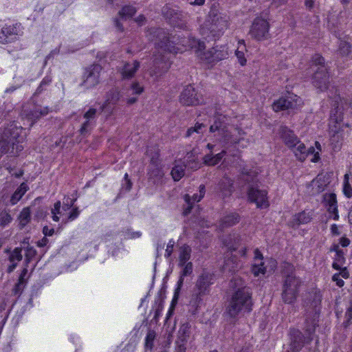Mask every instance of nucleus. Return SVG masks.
Wrapping results in <instances>:
<instances>
[{
	"label": "nucleus",
	"instance_id": "nucleus-1",
	"mask_svg": "<svg viewBox=\"0 0 352 352\" xmlns=\"http://www.w3.org/2000/svg\"><path fill=\"white\" fill-rule=\"evenodd\" d=\"M209 131L213 133L215 141L224 149L215 155L212 154L206 155L204 157V164L207 166L217 164L226 155V150L234 144H239L243 139L244 134L241 129L230 125L227 117L223 115L215 116L213 123L210 126Z\"/></svg>",
	"mask_w": 352,
	"mask_h": 352
},
{
	"label": "nucleus",
	"instance_id": "nucleus-2",
	"mask_svg": "<svg viewBox=\"0 0 352 352\" xmlns=\"http://www.w3.org/2000/svg\"><path fill=\"white\" fill-rule=\"evenodd\" d=\"M283 274L282 299L284 302L292 304L296 300L301 280L296 276L295 267L290 263H285Z\"/></svg>",
	"mask_w": 352,
	"mask_h": 352
},
{
	"label": "nucleus",
	"instance_id": "nucleus-3",
	"mask_svg": "<svg viewBox=\"0 0 352 352\" xmlns=\"http://www.w3.org/2000/svg\"><path fill=\"white\" fill-rule=\"evenodd\" d=\"M251 292L248 287L239 289L233 295L228 308L231 317H236L241 311H250L252 308Z\"/></svg>",
	"mask_w": 352,
	"mask_h": 352
},
{
	"label": "nucleus",
	"instance_id": "nucleus-4",
	"mask_svg": "<svg viewBox=\"0 0 352 352\" xmlns=\"http://www.w3.org/2000/svg\"><path fill=\"white\" fill-rule=\"evenodd\" d=\"M206 26L214 38H219L228 29L229 17L226 14L219 12L215 8H212L209 12Z\"/></svg>",
	"mask_w": 352,
	"mask_h": 352
},
{
	"label": "nucleus",
	"instance_id": "nucleus-5",
	"mask_svg": "<svg viewBox=\"0 0 352 352\" xmlns=\"http://www.w3.org/2000/svg\"><path fill=\"white\" fill-rule=\"evenodd\" d=\"M212 274L204 271L197 278L190 301L192 306L198 307L203 300V296L210 292V286L212 284Z\"/></svg>",
	"mask_w": 352,
	"mask_h": 352
},
{
	"label": "nucleus",
	"instance_id": "nucleus-6",
	"mask_svg": "<svg viewBox=\"0 0 352 352\" xmlns=\"http://www.w3.org/2000/svg\"><path fill=\"white\" fill-rule=\"evenodd\" d=\"M205 43L204 42L197 41V54L200 59L208 64H214L218 61L226 59L228 56V48L226 46H216L206 52H203L205 49Z\"/></svg>",
	"mask_w": 352,
	"mask_h": 352
},
{
	"label": "nucleus",
	"instance_id": "nucleus-7",
	"mask_svg": "<svg viewBox=\"0 0 352 352\" xmlns=\"http://www.w3.org/2000/svg\"><path fill=\"white\" fill-rule=\"evenodd\" d=\"M311 67H317L313 76L314 85L320 91L325 90L329 83V76L324 58L319 54H315L311 59Z\"/></svg>",
	"mask_w": 352,
	"mask_h": 352
},
{
	"label": "nucleus",
	"instance_id": "nucleus-8",
	"mask_svg": "<svg viewBox=\"0 0 352 352\" xmlns=\"http://www.w3.org/2000/svg\"><path fill=\"white\" fill-rule=\"evenodd\" d=\"M270 23L261 17H256L250 28V35L256 41H264L270 38Z\"/></svg>",
	"mask_w": 352,
	"mask_h": 352
},
{
	"label": "nucleus",
	"instance_id": "nucleus-9",
	"mask_svg": "<svg viewBox=\"0 0 352 352\" xmlns=\"http://www.w3.org/2000/svg\"><path fill=\"white\" fill-rule=\"evenodd\" d=\"M302 105V100L300 97L294 94H287L283 96L273 104V109L275 111H279L285 109H294Z\"/></svg>",
	"mask_w": 352,
	"mask_h": 352
},
{
	"label": "nucleus",
	"instance_id": "nucleus-10",
	"mask_svg": "<svg viewBox=\"0 0 352 352\" xmlns=\"http://www.w3.org/2000/svg\"><path fill=\"white\" fill-rule=\"evenodd\" d=\"M179 102L183 105L195 106L201 104L203 99L195 88L191 85H188L182 91L179 96Z\"/></svg>",
	"mask_w": 352,
	"mask_h": 352
},
{
	"label": "nucleus",
	"instance_id": "nucleus-11",
	"mask_svg": "<svg viewBox=\"0 0 352 352\" xmlns=\"http://www.w3.org/2000/svg\"><path fill=\"white\" fill-rule=\"evenodd\" d=\"M267 191L261 190L257 187H250L248 192V199L255 203L258 208H267L269 206V202L267 197Z\"/></svg>",
	"mask_w": 352,
	"mask_h": 352
},
{
	"label": "nucleus",
	"instance_id": "nucleus-12",
	"mask_svg": "<svg viewBox=\"0 0 352 352\" xmlns=\"http://www.w3.org/2000/svg\"><path fill=\"white\" fill-rule=\"evenodd\" d=\"M314 303V308L311 311H307L305 318L304 329L309 336H311L315 332L316 327L318 325L320 311V307H318V302L316 301Z\"/></svg>",
	"mask_w": 352,
	"mask_h": 352
},
{
	"label": "nucleus",
	"instance_id": "nucleus-13",
	"mask_svg": "<svg viewBox=\"0 0 352 352\" xmlns=\"http://www.w3.org/2000/svg\"><path fill=\"white\" fill-rule=\"evenodd\" d=\"M23 132V128L19 126L13 122L10 123L4 129L3 135L7 138L12 142H15L18 144H21L24 138L21 135Z\"/></svg>",
	"mask_w": 352,
	"mask_h": 352
},
{
	"label": "nucleus",
	"instance_id": "nucleus-14",
	"mask_svg": "<svg viewBox=\"0 0 352 352\" xmlns=\"http://www.w3.org/2000/svg\"><path fill=\"white\" fill-rule=\"evenodd\" d=\"M313 340L312 336L305 337L300 331L294 330L291 335L290 350L292 352L299 351L305 345Z\"/></svg>",
	"mask_w": 352,
	"mask_h": 352
},
{
	"label": "nucleus",
	"instance_id": "nucleus-15",
	"mask_svg": "<svg viewBox=\"0 0 352 352\" xmlns=\"http://www.w3.org/2000/svg\"><path fill=\"white\" fill-rule=\"evenodd\" d=\"M23 149V146L22 144L12 142V141L2 135L1 140H0V157L6 153H10L14 156L17 155Z\"/></svg>",
	"mask_w": 352,
	"mask_h": 352
},
{
	"label": "nucleus",
	"instance_id": "nucleus-16",
	"mask_svg": "<svg viewBox=\"0 0 352 352\" xmlns=\"http://www.w3.org/2000/svg\"><path fill=\"white\" fill-rule=\"evenodd\" d=\"M154 68L151 70L150 74L152 76H159L166 72L170 67V64L167 61L164 56L160 54L155 55L153 60Z\"/></svg>",
	"mask_w": 352,
	"mask_h": 352
},
{
	"label": "nucleus",
	"instance_id": "nucleus-17",
	"mask_svg": "<svg viewBox=\"0 0 352 352\" xmlns=\"http://www.w3.org/2000/svg\"><path fill=\"white\" fill-rule=\"evenodd\" d=\"M154 36L156 35L157 40L155 44L157 47L164 51H168L171 53H177L174 47L171 46L168 38L165 35L164 30L157 29L153 31Z\"/></svg>",
	"mask_w": 352,
	"mask_h": 352
},
{
	"label": "nucleus",
	"instance_id": "nucleus-18",
	"mask_svg": "<svg viewBox=\"0 0 352 352\" xmlns=\"http://www.w3.org/2000/svg\"><path fill=\"white\" fill-rule=\"evenodd\" d=\"M19 35V31L15 26L3 27L0 32V43L7 44L15 41Z\"/></svg>",
	"mask_w": 352,
	"mask_h": 352
},
{
	"label": "nucleus",
	"instance_id": "nucleus-19",
	"mask_svg": "<svg viewBox=\"0 0 352 352\" xmlns=\"http://www.w3.org/2000/svg\"><path fill=\"white\" fill-rule=\"evenodd\" d=\"M323 200L329 213L333 214V219L338 220L339 218L336 195L334 193H326L323 196Z\"/></svg>",
	"mask_w": 352,
	"mask_h": 352
},
{
	"label": "nucleus",
	"instance_id": "nucleus-20",
	"mask_svg": "<svg viewBox=\"0 0 352 352\" xmlns=\"http://www.w3.org/2000/svg\"><path fill=\"white\" fill-rule=\"evenodd\" d=\"M279 133L281 139L288 147L295 148L298 143V139L293 131L286 126H281Z\"/></svg>",
	"mask_w": 352,
	"mask_h": 352
},
{
	"label": "nucleus",
	"instance_id": "nucleus-21",
	"mask_svg": "<svg viewBox=\"0 0 352 352\" xmlns=\"http://www.w3.org/2000/svg\"><path fill=\"white\" fill-rule=\"evenodd\" d=\"M22 248H15L12 251L6 250L5 252L9 253L8 260L11 264L8 267V273L12 272L17 266V263L21 261L23 258Z\"/></svg>",
	"mask_w": 352,
	"mask_h": 352
},
{
	"label": "nucleus",
	"instance_id": "nucleus-22",
	"mask_svg": "<svg viewBox=\"0 0 352 352\" xmlns=\"http://www.w3.org/2000/svg\"><path fill=\"white\" fill-rule=\"evenodd\" d=\"M179 266L182 267V271L181 272L180 277L177 282V287L175 290L173 302L177 300L181 287L184 283V278L185 276H190L192 273L193 270L192 263L191 262H188L184 265Z\"/></svg>",
	"mask_w": 352,
	"mask_h": 352
},
{
	"label": "nucleus",
	"instance_id": "nucleus-23",
	"mask_svg": "<svg viewBox=\"0 0 352 352\" xmlns=\"http://www.w3.org/2000/svg\"><path fill=\"white\" fill-rule=\"evenodd\" d=\"M205 186L204 185L199 186V194H195L192 197L188 195H186L184 197L185 201L187 204V207L184 210V214L187 215L191 211L193 204L195 202H199L204 197L205 195Z\"/></svg>",
	"mask_w": 352,
	"mask_h": 352
},
{
	"label": "nucleus",
	"instance_id": "nucleus-24",
	"mask_svg": "<svg viewBox=\"0 0 352 352\" xmlns=\"http://www.w3.org/2000/svg\"><path fill=\"white\" fill-rule=\"evenodd\" d=\"M342 119V113L341 112L339 106H338L331 111L329 128L332 131L336 133L338 131Z\"/></svg>",
	"mask_w": 352,
	"mask_h": 352
},
{
	"label": "nucleus",
	"instance_id": "nucleus-25",
	"mask_svg": "<svg viewBox=\"0 0 352 352\" xmlns=\"http://www.w3.org/2000/svg\"><path fill=\"white\" fill-rule=\"evenodd\" d=\"M140 66V62L134 60L132 63H125L120 69L123 78H132Z\"/></svg>",
	"mask_w": 352,
	"mask_h": 352
},
{
	"label": "nucleus",
	"instance_id": "nucleus-26",
	"mask_svg": "<svg viewBox=\"0 0 352 352\" xmlns=\"http://www.w3.org/2000/svg\"><path fill=\"white\" fill-rule=\"evenodd\" d=\"M144 88L138 82H133L125 93L128 97L126 98L127 103L129 104H133L137 101L136 97H130L131 95H140L143 92Z\"/></svg>",
	"mask_w": 352,
	"mask_h": 352
},
{
	"label": "nucleus",
	"instance_id": "nucleus-27",
	"mask_svg": "<svg viewBox=\"0 0 352 352\" xmlns=\"http://www.w3.org/2000/svg\"><path fill=\"white\" fill-rule=\"evenodd\" d=\"M219 190L222 193L223 197H227L231 195L233 188V181L227 176H224L219 182Z\"/></svg>",
	"mask_w": 352,
	"mask_h": 352
},
{
	"label": "nucleus",
	"instance_id": "nucleus-28",
	"mask_svg": "<svg viewBox=\"0 0 352 352\" xmlns=\"http://www.w3.org/2000/svg\"><path fill=\"white\" fill-rule=\"evenodd\" d=\"M311 220V216L309 212L305 211L293 216L292 220L289 221V225L292 227H296L300 224H305Z\"/></svg>",
	"mask_w": 352,
	"mask_h": 352
},
{
	"label": "nucleus",
	"instance_id": "nucleus-29",
	"mask_svg": "<svg viewBox=\"0 0 352 352\" xmlns=\"http://www.w3.org/2000/svg\"><path fill=\"white\" fill-rule=\"evenodd\" d=\"M102 66L100 64H94L89 68V85L95 86L100 82V76Z\"/></svg>",
	"mask_w": 352,
	"mask_h": 352
},
{
	"label": "nucleus",
	"instance_id": "nucleus-30",
	"mask_svg": "<svg viewBox=\"0 0 352 352\" xmlns=\"http://www.w3.org/2000/svg\"><path fill=\"white\" fill-rule=\"evenodd\" d=\"M313 188L315 189L316 192L319 193L324 190L327 184H329L328 179L324 176L319 175L312 182Z\"/></svg>",
	"mask_w": 352,
	"mask_h": 352
},
{
	"label": "nucleus",
	"instance_id": "nucleus-31",
	"mask_svg": "<svg viewBox=\"0 0 352 352\" xmlns=\"http://www.w3.org/2000/svg\"><path fill=\"white\" fill-rule=\"evenodd\" d=\"M239 215L236 213H230L226 215L221 221V226L228 228L235 225L239 221Z\"/></svg>",
	"mask_w": 352,
	"mask_h": 352
},
{
	"label": "nucleus",
	"instance_id": "nucleus-32",
	"mask_svg": "<svg viewBox=\"0 0 352 352\" xmlns=\"http://www.w3.org/2000/svg\"><path fill=\"white\" fill-rule=\"evenodd\" d=\"M29 188L25 183H22L20 186L16 189L10 199V203L12 205L16 204L28 190Z\"/></svg>",
	"mask_w": 352,
	"mask_h": 352
},
{
	"label": "nucleus",
	"instance_id": "nucleus-33",
	"mask_svg": "<svg viewBox=\"0 0 352 352\" xmlns=\"http://www.w3.org/2000/svg\"><path fill=\"white\" fill-rule=\"evenodd\" d=\"M191 249L188 245L181 247L180 252L179 256V265H184L188 263V260L190 258Z\"/></svg>",
	"mask_w": 352,
	"mask_h": 352
},
{
	"label": "nucleus",
	"instance_id": "nucleus-34",
	"mask_svg": "<svg viewBox=\"0 0 352 352\" xmlns=\"http://www.w3.org/2000/svg\"><path fill=\"white\" fill-rule=\"evenodd\" d=\"M186 165L183 164H177L171 170V175L175 181H179L184 175Z\"/></svg>",
	"mask_w": 352,
	"mask_h": 352
},
{
	"label": "nucleus",
	"instance_id": "nucleus-35",
	"mask_svg": "<svg viewBox=\"0 0 352 352\" xmlns=\"http://www.w3.org/2000/svg\"><path fill=\"white\" fill-rule=\"evenodd\" d=\"M292 148L294 149V153L295 155L299 160L302 162L306 159L307 148L303 143H301L298 140V143L296 144L295 148Z\"/></svg>",
	"mask_w": 352,
	"mask_h": 352
},
{
	"label": "nucleus",
	"instance_id": "nucleus-36",
	"mask_svg": "<svg viewBox=\"0 0 352 352\" xmlns=\"http://www.w3.org/2000/svg\"><path fill=\"white\" fill-rule=\"evenodd\" d=\"M30 219L31 212L30 208H24L19 216V225L21 228H23L30 221Z\"/></svg>",
	"mask_w": 352,
	"mask_h": 352
},
{
	"label": "nucleus",
	"instance_id": "nucleus-37",
	"mask_svg": "<svg viewBox=\"0 0 352 352\" xmlns=\"http://www.w3.org/2000/svg\"><path fill=\"white\" fill-rule=\"evenodd\" d=\"M120 98V94L116 89L111 90L107 96L106 104L103 108H105L109 104H115Z\"/></svg>",
	"mask_w": 352,
	"mask_h": 352
},
{
	"label": "nucleus",
	"instance_id": "nucleus-38",
	"mask_svg": "<svg viewBox=\"0 0 352 352\" xmlns=\"http://www.w3.org/2000/svg\"><path fill=\"white\" fill-rule=\"evenodd\" d=\"M136 12L135 7L132 6H125L119 12V14L122 19H129L132 17Z\"/></svg>",
	"mask_w": 352,
	"mask_h": 352
},
{
	"label": "nucleus",
	"instance_id": "nucleus-39",
	"mask_svg": "<svg viewBox=\"0 0 352 352\" xmlns=\"http://www.w3.org/2000/svg\"><path fill=\"white\" fill-rule=\"evenodd\" d=\"M36 255V250L32 246H28L25 249L24 265L28 267L30 261Z\"/></svg>",
	"mask_w": 352,
	"mask_h": 352
},
{
	"label": "nucleus",
	"instance_id": "nucleus-40",
	"mask_svg": "<svg viewBox=\"0 0 352 352\" xmlns=\"http://www.w3.org/2000/svg\"><path fill=\"white\" fill-rule=\"evenodd\" d=\"M155 338V333L153 330L148 331L145 338L144 346L146 349L151 350Z\"/></svg>",
	"mask_w": 352,
	"mask_h": 352
},
{
	"label": "nucleus",
	"instance_id": "nucleus-41",
	"mask_svg": "<svg viewBox=\"0 0 352 352\" xmlns=\"http://www.w3.org/2000/svg\"><path fill=\"white\" fill-rule=\"evenodd\" d=\"M265 267L263 261L255 262L252 267V272L255 276H258L259 274H264L265 273Z\"/></svg>",
	"mask_w": 352,
	"mask_h": 352
},
{
	"label": "nucleus",
	"instance_id": "nucleus-42",
	"mask_svg": "<svg viewBox=\"0 0 352 352\" xmlns=\"http://www.w3.org/2000/svg\"><path fill=\"white\" fill-rule=\"evenodd\" d=\"M332 267L336 270H339L338 275L343 278L347 279L350 276L349 272L346 267H342L338 263H333Z\"/></svg>",
	"mask_w": 352,
	"mask_h": 352
},
{
	"label": "nucleus",
	"instance_id": "nucleus-43",
	"mask_svg": "<svg viewBox=\"0 0 352 352\" xmlns=\"http://www.w3.org/2000/svg\"><path fill=\"white\" fill-rule=\"evenodd\" d=\"M206 128V125L202 123H196L195 126L189 128L186 134V137H190L193 133H203V129Z\"/></svg>",
	"mask_w": 352,
	"mask_h": 352
},
{
	"label": "nucleus",
	"instance_id": "nucleus-44",
	"mask_svg": "<svg viewBox=\"0 0 352 352\" xmlns=\"http://www.w3.org/2000/svg\"><path fill=\"white\" fill-rule=\"evenodd\" d=\"M351 52V46L346 41H340L339 45V53L342 56H348Z\"/></svg>",
	"mask_w": 352,
	"mask_h": 352
},
{
	"label": "nucleus",
	"instance_id": "nucleus-45",
	"mask_svg": "<svg viewBox=\"0 0 352 352\" xmlns=\"http://www.w3.org/2000/svg\"><path fill=\"white\" fill-rule=\"evenodd\" d=\"M60 206H61L60 201H58L57 202H56L54 204V208H52V210H51V212H52V219L54 221L57 222L60 219V217H59L58 214H60Z\"/></svg>",
	"mask_w": 352,
	"mask_h": 352
},
{
	"label": "nucleus",
	"instance_id": "nucleus-46",
	"mask_svg": "<svg viewBox=\"0 0 352 352\" xmlns=\"http://www.w3.org/2000/svg\"><path fill=\"white\" fill-rule=\"evenodd\" d=\"M12 220L11 215L6 211L0 213V226H5L10 223Z\"/></svg>",
	"mask_w": 352,
	"mask_h": 352
},
{
	"label": "nucleus",
	"instance_id": "nucleus-47",
	"mask_svg": "<svg viewBox=\"0 0 352 352\" xmlns=\"http://www.w3.org/2000/svg\"><path fill=\"white\" fill-rule=\"evenodd\" d=\"M343 192H344V194L347 197H351L352 196V188H351V185L349 183L347 175H344Z\"/></svg>",
	"mask_w": 352,
	"mask_h": 352
},
{
	"label": "nucleus",
	"instance_id": "nucleus-48",
	"mask_svg": "<svg viewBox=\"0 0 352 352\" xmlns=\"http://www.w3.org/2000/svg\"><path fill=\"white\" fill-rule=\"evenodd\" d=\"M132 187V182L129 178V175L125 173L124 180L122 184V190L125 191H129Z\"/></svg>",
	"mask_w": 352,
	"mask_h": 352
},
{
	"label": "nucleus",
	"instance_id": "nucleus-49",
	"mask_svg": "<svg viewBox=\"0 0 352 352\" xmlns=\"http://www.w3.org/2000/svg\"><path fill=\"white\" fill-rule=\"evenodd\" d=\"M246 50L236 49L235 52L236 56L237 57L240 64L241 65H245L246 63V59L245 58L244 52Z\"/></svg>",
	"mask_w": 352,
	"mask_h": 352
},
{
	"label": "nucleus",
	"instance_id": "nucleus-50",
	"mask_svg": "<svg viewBox=\"0 0 352 352\" xmlns=\"http://www.w3.org/2000/svg\"><path fill=\"white\" fill-rule=\"evenodd\" d=\"M346 322H344L345 327H347L350 324L351 320H352V297L349 300V306L345 314Z\"/></svg>",
	"mask_w": 352,
	"mask_h": 352
},
{
	"label": "nucleus",
	"instance_id": "nucleus-51",
	"mask_svg": "<svg viewBox=\"0 0 352 352\" xmlns=\"http://www.w3.org/2000/svg\"><path fill=\"white\" fill-rule=\"evenodd\" d=\"M25 283L18 280V282L15 284L14 288L12 289V292L14 295H19L22 293L23 289L25 287Z\"/></svg>",
	"mask_w": 352,
	"mask_h": 352
},
{
	"label": "nucleus",
	"instance_id": "nucleus-52",
	"mask_svg": "<svg viewBox=\"0 0 352 352\" xmlns=\"http://www.w3.org/2000/svg\"><path fill=\"white\" fill-rule=\"evenodd\" d=\"M345 262L344 253L343 250L337 251L336 253V257L333 263H338L340 265H342Z\"/></svg>",
	"mask_w": 352,
	"mask_h": 352
},
{
	"label": "nucleus",
	"instance_id": "nucleus-53",
	"mask_svg": "<svg viewBox=\"0 0 352 352\" xmlns=\"http://www.w3.org/2000/svg\"><path fill=\"white\" fill-rule=\"evenodd\" d=\"M231 263H233L232 259L228 258L227 260H226L225 264L223 265L224 270H228L229 272H234L236 270V269L238 267V264L233 263L234 265L232 267H230V264Z\"/></svg>",
	"mask_w": 352,
	"mask_h": 352
},
{
	"label": "nucleus",
	"instance_id": "nucleus-54",
	"mask_svg": "<svg viewBox=\"0 0 352 352\" xmlns=\"http://www.w3.org/2000/svg\"><path fill=\"white\" fill-rule=\"evenodd\" d=\"M28 267L25 265L23 270L21 271V273L19 276V280L21 282H23V283L26 284L28 282V279L29 278V276H28Z\"/></svg>",
	"mask_w": 352,
	"mask_h": 352
},
{
	"label": "nucleus",
	"instance_id": "nucleus-55",
	"mask_svg": "<svg viewBox=\"0 0 352 352\" xmlns=\"http://www.w3.org/2000/svg\"><path fill=\"white\" fill-rule=\"evenodd\" d=\"M174 245H175V241L173 239H170L168 241V243L166 249L165 256L169 257L171 255V254L173 253V251Z\"/></svg>",
	"mask_w": 352,
	"mask_h": 352
},
{
	"label": "nucleus",
	"instance_id": "nucleus-56",
	"mask_svg": "<svg viewBox=\"0 0 352 352\" xmlns=\"http://www.w3.org/2000/svg\"><path fill=\"white\" fill-rule=\"evenodd\" d=\"M340 276L338 273H336L332 276V280L336 283V285L339 287H342L344 285V281L340 278Z\"/></svg>",
	"mask_w": 352,
	"mask_h": 352
},
{
	"label": "nucleus",
	"instance_id": "nucleus-57",
	"mask_svg": "<svg viewBox=\"0 0 352 352\" xmlns=\"http://www.w3.org/2000/svg\"><path fill=\"white\" fill-rule=\"evenodd\" d=\"M156 305H157V308L155 311V315H154V319L155 320H157V318L160 316V313H161V311L162 309V300H159V302H155Z\"/></svg>",
	"mask_w": 352,
	"mask_h": 352
},
{
	"label": "nucleus",
	"instance_id": "nucleus-58",
	"mask_svg": "<svg viewBox=\"0 0 352 352\" xmlns=\"http://www.w3.org/2000/svg\"><path fill=\"white\" fill-rule=\"evenodd\" d=\"M74 201L75 200L74 199H71L69 197L65 198L63 208L65 210L69 209L73 206Z\"/></svg>",
	"mask_w": 352,
	"mask_h": 352
},
{
	"label": "nucleus",
	"instance_id": "nucleus-59",
	"mask_svg": "<svg viewBox=\"0 0 352 352\" xmlns=\"http://www.w3.org/2000/svg\"><path fill=\"white\" fill-rule=\"evenodd\" d=\"M256 175L254 174V173H253V175L252 174H246V175H243V179L247 182L248 183H250V182H256Z\"/></svg>",
	"mask_w": 352,
	"mask_h": 352
},
{
	"label": "nucleus",
	"instance_id": "nucleus-60",
	"mask_svg": "<svg viewBox=\"0 0 352 352\" xmlns=\"http://www.w3.org/2000/svg\"><path fill=\"white\" fill-rule=\"evenodd\" d=\"M190 329V324L188 322H186L183 324L179 329V333H182L183 336H185L188 333Z\"/></svg>",
	"mask_w": 352,
	"mask_h": 352
},
{
	"label": "nucleus",
	"instance_id": "nucleus-61",
	"mask_svg": "<svg viewBox=\"0 0 352 352\" xmlns=\"http://www.w3.org/2000/svg\"><path fill=\"white\" fill-rule=\"evenodd\" d=\"M50 82H51V79L50 78H44L42 80V82H41V84H40L39 87H38L36 93V94H39L43 90V87L45 85H48Z\"/></svg>",
	"mask_w": 352,
	"mask_h": 352
},
{
	"label": "nucleus",
	"instance_id": "nucleus-62",
	"mask_svg": "<svg viewBox=\"0 0 352 352\" xmlns=\"http://www.w3.org/2000/svg\"><path fill=\"white\" fill-rule=\"evenodd\" d=\"M43 233L45 236H52L54 233V228H50L48 226H44L43 228Z\"/></svg>",
	"mask_w": 352,
	"mask_h": 352
},
{
	"label": "nucleus",
	"instance_id": "nucleus-63",
	"mask_svg": "<svg viewBox=\"0 0 352 352\" xmlns=\"http://www.w3.org/2000/svg\"><path fill=\"white\" fill-rule=\"evenodd\" d=\"M28 116L30 120H33V119L36 120V119L39 118L40 117H41L42 116H40L39 111L38 110V109H36L34 111L31 112L28 115Z\"/></svg>",
	"mask_w": 352,
	"mask_h": 352
},
{
	"label": "nucleus",
	"instance_id": "nucleus-64",
	"mask_svg": "<svg viewBox=\"0 0 352 352\" xmlns=\"http://www.w3.org/2000/svg\"><path fill=\"white\" fill-rule=\"evenodd\" d=\"M186 166H188L190 168L194 169V170H197V169L199 168V167H200L199 162L195 161V160H193L191 162L188 163V164L186 165Z\"/></svg>",
	"mask_w": 352,
	"mask_h": 352
}]
</instances>
